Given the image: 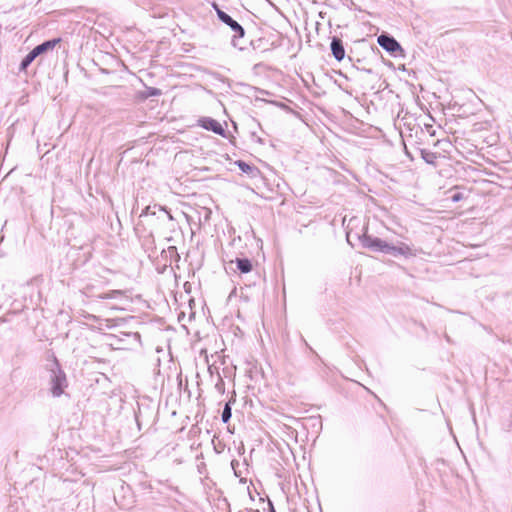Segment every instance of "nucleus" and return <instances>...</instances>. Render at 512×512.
<instances>
[{
  "label": "nucleus",
  "mask_w": 512,
  "mask_h": 512,
  "mask_svg": "<svg viewBox=\"0 0 512 512\" xmlns=\"http://www.w3.org/2000/svg\"><path fill=\"white\" fill-rule=\"evenodd\" d=\"M235 164L239 167V169L243 173H246V174H253L254 172L258 171V169L256 167L251 166L242 160L236 161Z\"/></svg>",
  "instance_id": "nucleus-10"
},
{
  "label": "nucleus",
  "mask_w": 512,
  "mask_h": 512,
  "mask_svg": "<svg viewBox=\"0 0 512 512\" xmlns=\"http://www.w3.org/2000/svg\"><path fill=\"white\" fill-rule=\"evenodd\" d=\"M272 512H275L274 510Z\"/></svg>",
  "instance_id": "nucleus-14"
},
{
  "label": "nucleus",
  "mask_w": 512,
  "mask_h": 512,
  "mask_svg": "<svg viewBox=\"0 0 512 512\" xmlns=\"http://www.w3.org/2000/svg\"><path fill=\"white\" fill-rule=\"evenodd\" d=\"M61 38H55L49 41H46L40 45H37L33 48L22 60L20 68L21 70H26L27 67L35 60L36 57L42 55L48 51H52L58 44L61 43Z\"/></svg>",
  "instance_id": "nucleus-2"
},
{
  "label": "nucleus",
  "mask_w": 512,
  "mask_h": 512,
  "mask_svg": "<svg viewBox=\"0 0 512 512\" xmlns=\"http://www.w3.org/2000/svg\"><path fill=\"white\" fill-rule=\"evenodd\" d=\"M236 264L241 273H249L253 269V265L248 259L237 258Z\"/></svg>",
  "instance_id": "nucleus-9"
},
{
  "label": "nucleus",
  "mask_w": 512,
  "mask_h": 512,
  "mask_svg": "<svg viewBox=\"0 0 512 512\" xmlns=\"http://www.w3.org/2000/svg\"><path fill=\"white\" fill-rule=\"evenodd\" d=\"M115 295H122V291L114 290L111 293L105 294L104 296H102V298H111L114 297Z\"/></svg>",
  "instance_id": "nucleus-13"
},
{
  "label": "nucleus",
  "mask_w": 512,
  "mask_h": 512,
  "mask_svg": "<svg viewBox=\"0 0 512 512\" xmlns=\"http://www.w3.org/2000/svg\"><path fill=\"white\" fill-rule=\"evenodd\" d=\"M66 386V377L63 373L55 375L52 379L51 392L53 396L59 397L64 392Z\"/></svg>",
  "instance_id": "nucleus-6"
},
{
  "label": "nucleus",
  "mask_w": 512,
  "mask_h": 512,
  "mask_svg": "<svg viewBox=\"0 0 512 512\" xmlns=\"http://www.w3.org/2000/svg\"><path fill=\"white\" fill-rule=\"evenodd\" d=\"M199 124L201 127H203L206 130H211L214 133L224 136L225 130L221 123H219L217 120L212 118H202L199 120Z\"/></svg>",
  "instance_id": "nucleus-4"
},
{
  "label": "nucleus",
  "mask_w": 512,
  "mask_h": 512,
  "mask_svg": "<svg viewBox=\"0 0 512 512\" xmlns=\"http://www.w3.org/2000/svg\"><path fill=\"white\" fill-rule=\"evenodd\" d=\"M218 17L221 21L227 24L234 32H236L240 37L244 36V29L238 22L233 20L228 14L221 10H217Z\"/></svg>",
  "instance_id": "nucleus-5"
},
{
  "label": "nucleus",
  "mask_w": 512,
  "mask_h": 512,
  "mask_svg": "<svg viewBox=\"0 0 512 512\" xmlns=\"http://www.w3.org/2000/svg\"><path fill=\"white\" fill-rule=\"evenodd\" d=\"M231 417V409L228 404H226L223 413H222V419L224 422H227Z\"/></svg>",
  "instance_id": "nucleus-11"
},
{
  "label": "nucleus",
  "mask_w": 512,
  "mask_h": 512,
  "mask_svg": "<svg viewBox=\"0 0 512 512\" xmlns=\"http://www.w3.org/2000/svg\"><path fill=\"white\" fill-rule=\"evenodd\" d=\"M362 246L374 251H381L386 253L400 254L404 256L412 255V249L407 244L400 246H391L379 238H373L365 235L361 240Z\"/></svg>",
  "instance_id": "nucleus-1"
},
{
  "label": "nucleus",
  "mask_w": 512,
  "mask_h": 512,
  "mask_svg": "<svg viewBox=\"0 0 512 512\" xmlns=\"http://www.w3.org/2000/svg\"><path fill=\"white\" fill-rule=\"evenodd\" d=\"M331 50L333 56L338 60L341 61L345 56V50L342 45V42L338 38H333L331 42Z\"/></svg>",
  "instance_id": "nucleus-7"
},
{
  "label": "nucleus",
  "mask_w": 512,
  "mask_h": 512,
  "mask_svg": "<svg viewBox=\"0 0 512 512\" xmlns=\"http://www.w3.org/2000/svg\"><path fill=\"white\" fill-rule=\"evenodd\" d=\"M378 44L385 50L391 53H395L401 50L399 43L392 37L387 35H380L377 39Z\"/></svg>",
  "instance_id": "nucleus-3"
},
{
  "label": "nucleus",
  "mask_w": 512,
  "mask_h": 512,
  "mask_svg": "<svg viewBox=\"0 0 512 512\" xmlns=\"http://www.w3.org/2000/svg\"><path fill=\"white\" fill-rule=\"evenodd\" d=\"M465 198L464 194L461 192H456L452 195L451 199L453 202H458L460 200H463Z\"/></svg>",
  "instance_id": "nucleus-12"
},
{
  "label": "nucleus",
  "mask_w": 512,
  "mask_h": 512,
  "mask_svg": "<svg viewBox=\"0 0 512 512\" xmlns=\"http://www.w3.org/2000/svg\"><path fill=\"white\" fill-rule=\"evenodd\" d=\"M421 157L423 160L431 165H436L438 159L441 158V156L433 151H430L428 149H422L421 150Z\"/></svg>",
  "instance_id": "nucleus-8"
}]
</instances>
